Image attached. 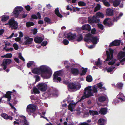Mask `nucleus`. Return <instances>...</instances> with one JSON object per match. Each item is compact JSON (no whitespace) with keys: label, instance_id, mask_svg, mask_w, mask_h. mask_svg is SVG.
<instances>
[{"label":"nucleus","instance_id":"nucleus-1","mask_svg":"<svg viewBox=\"0 0 125 125\" xmlns=\"http://www.w3.org/2000/svg\"><path fill=\"white\" fill-rule=\"evenodd\" d=\"M32 72L38 74H41L42 77L46 79L49 78L52 74L51 69L48 66L44 65L34 68L32 71Z\"/></svg>","mask_w":125,"mask_h":125},{"label":"nucleus","instance_id":"nucleus-2","mask_svg":"<svg viewBox=\"0 0 125 125\" xmlns=\"http://www.w3.org/2000/svg\"><path fill=\"white\" fill-rule=\"evenodd\" d=\"M85 92L82 97L81 99L93 96L94 93H96L98 91L97 87L95 85L88 86L85 88Z\"/></svg>","mask_w":125,"mask_h":125},{"label":"nucleus","instance_id":"nucleus-3","mask_svg":"<svg viewBox=\"0 0 125 125\" xmlns=\"http://www.w3.org/2000/svg\"><path fill=\"white\" fill-rule=\"evenodd\" d=\"M23 9V8L20 6L16 7L12 12L13 15L15 17L17 18L18 17L20 19L25 18L27 17V14L22 13L19 14L22 11Z\"/></svg>","mask_w":125,"mask_h":125},{"label":"nucleus","instance_id":"nucleus-4","mask_svg":"<svg viewBox=\"0 0 125 125\" xmlns=\"http://www.w3.org/2000/svg\"><path fill=\"white\" fill-rule=\"evenodd\" d=\"M104 15L102 13L98 12L96 14L95 16H94L93 17H89L88 18V22L91 24L93 23H98L99 22V18H103Z\"/></svg>","mask_w":125,"mask_h":125},{"label":"nucleus","instance_id":"nucleus-5","mask_svg":"<svg viewBox=\"0 0 125 125\" xmlns=\"http://www.w3.org/2000/svg\"><path fill=\"white\" fill-rule=\"evenodd\" d=\"M109 50L110 53H109L108 51H106L107 58L106 60V61H110L108 64L109 65H112L115 63L116 60L115 59L113 58V50L110 48L109 49Z\"/></svg>","mask_w":125,"mask_h":125},{"label":"nucleus","instance_id":"nucleus-6","mask_svg":"<svg viewBox=\"0 0 125 125\" xmlns=\"http://www.w3.org/2000/svg\"><path fill=\"white\" fill-rule=\"evenodd\" d=\"M90 33L86 34L84 39V41L88 42L91 41L93 44H96L98 41V39L96 37H92Z\"/></svg>","mask_w":125,"mask_h":125},{"label":"nucleus","instance_id":"nucleus-7","mask_svg":"<svg viewBox=\"0 0 125 125\" xmlns=\"http://www.w3.org/2000/svg\"><path fill=\"white\" fill-rule=\"evenodd\" d=\"M18 122H14V125H29L26 120L25 117L24 116H20L19 117Z\"/></svg>","mask_w":125,"mask_h":125},{"label":"nucleus","instance_id":"nucleus-8","mask_svg":"<svg viewBox=\"0 0 125 125\" xmlns=\"http://www.w3.org/2000/svg\"><path fill=\"white\" fill-rule=\"evenodd\" d=\"M33 39L27 36H24L23 39L22 45H29L32 44Z\"/></svg>","mask_w":125,"mask_h":125},{"label":"nucleus","instance_id":"nucleus-9","mask_svg":"<svg viewBox=\"0 0 125 125\" xmlns=\"http://www.w3.org/2000/svg\"><path fill=\"white\" fill-rule=\"evenodd\" d=\"M10 27L12 29H17L18 27V24L17 22L13 19H10L8 21V23Z\"/></svg>","mask_w":125,"mask_h":125},{"label":"nucleus","instance_id":"nucleus-10","mask_svg":"<svg viewBox=\"0 0 125 125\" xmlns=\"http://www.w3.org/2000/svg\"><path fill=\"white\" fill-rule=\"evenodd\" d=\"M37 87L39 89L42 91H45L47 89V85L45 83H42L38 84Z\"/></svg>","mask_w":125,"mask_h":125},{"label":"nucleus","instance_id":"nucleus-11","mask_svg":"<svg viewBox=\"0 0 125 125\" xmlns=\"http://www.w3.org/2000/svg\"><path fill=\"white\" fill-rule=\"evenodd\" d=\"M11 60L9 59H4L3 60L2 66L4 70H5L7 68V65L9 64L11 62Z\"/></svg>","mask_w":125,"mask_h":125},{"label":"nucleus","instance_id":"nucleus-12","mask_svg":"<svg viewBox=\"0 0 125 125\" xmlns=\"http://www.w3.org/2000/svg\"><path fill=\"white\" fill-rule=\"evenodd\" d=\"M68 87L71 89H76V90L79 89L81 87L80 84L78 83H71L68 84Z\"/></svg>","mask_w":125,"mask_h":125},{"label":"nucleus","instance_id":"nucleus-13","mask_svg":"<svg viewBox=\"0 0 125 125\" xmlns=\"http://www.w3.org/2000/svg\"><path fill=\"white\" fill-rule=\"evenodd\" d=\"M61 75L60 72V71H58L55 72L54 73L53 76V80L54 82H57L58 81H60L61 79L60 77H59Z\"/></svg>","mask_w":125,"mask_h":125},{"label":"nucleus","instance_id":"nucleus-14","mask_svg":"<svg viewBox=\"0 0 125 125\" xmlns=\"http://www.w3.org/2000/svg\"><path fill=\"white\" fill-rule=\"evenodd\" d=\"M36 109V107L32 104H30L28 105L27 107V111L29 113L30 112L32 113Z\"/></svg>","mask_w":125,"mask_h":125},{"label":"nucleus","instance_id":"nucleus-15","mask_svg":"<svg viewBox=\"0 0 125 125\" xmlns=\"http://www.w3.org/2000/svg\"><path fill=\"white\" fill-rule=\"evenodd\" d=\"M125 56V52H120L118 54L117 56V57L118 59L120 60V62L121 63L122 65H123L124 64V63L123 62L124 61H123L121 62L120 61L122 60H120L123 58ZM123 59H122V60Z\"/></svg>","mask_w":125,"mask_h":125},{"label":"nucleus","instance_id":"nucleus-16","mask_svg":"<svg viewBox=\"0 0 125 125\" xmlns=\"http://www.w3.org/2000/svg\"><path fill=\"white\" fill-rule=\"evenodd\" d=\"M76 35L71 33H69L67 34V37L69 40L73 41L76 38Z\"/></svg>","mask_w":125,"mask_h":125},{"label":"nucleus","instance_id":"nucleus-17","mask_svg":"<svg viewBox=\"0 0 125 125\" xmlns=\"http://www.w3.org/2000/svg\"><path fill=\"white\" fill-rule=\"evenodd\" d=\"M104 24L110 26L112 24L111 20L110 19L107 18L105 19L104 21Z\"/></svg>","mask_w":125,"mask_h":125},{"label":"nucleus","instance_id":"nucleus-18","mask_svg":"<svg viewBox=\"0 0 125 125\" xmlns=\"http://www.w3.org/2000/svg\"><path fill=\"white\" fill-rule=\"evenodd\" d=\"M109 1L110 2H113V5L115 7H117L120 3L119 0H109Z\"/></svg>","mask_w":125,"mask_h":125},{"label":"nucleus","instance_id":"nucleus-19","mask_svg":"<svg viewBox=\"0 0 125 125\" xmlns=\"http://www.w3.org/2000/svg\"><path fill=\"white\" fill-rule=\"evenodd\" d=\"M83 30H86L89 31L91 30V27L89 24H86L83 25L82 27Z\"/></svg>","mask_w":125,"mask_h":125},{"label":"nucleus","instance_id":"nucleus-20","mask_svg":"<svg viewBox=\"0 0 125 125\" xmlns=\"http://www.w3.org/2000/svg\"><path fill=\"white\" fill-rule=\"evenodd\" d=\"M117 97L118 99H119L122 101H125V96L121 93H120L117 95Z\"/></svg>","mask_w":125,"mask_h":125},{"label":"nucleus","instance_id":"nucleus-21","mask_svg":"<svg viewBox=\"0 0 125 125\" xmlns=\"http://www.w3.org/2000/svg\"><path fill=\"white\" fill-rule=\"evenodd\" d=\"M43 40L42 38L38 36L36 37L34 39V41L36 43H41Z\"/></svg>","mask_w":125,"mask_h":125},{"label":"nucleus","instance_id":"nucleus-22","mask_svg":"<svg viewBox=\"0 0 125 125\" xmlns=\"http://www.w3.org/2000/svg\"><path fill=\"white\" fill-rule=\"evenodd\" d=\"M120 41L119 40H115L113 42L110 44V46H112L115 45H118L120 44Z\"/></svg>","mask_w":125,"mask_h":125},{"label":"nucleus","instance_id":"nucleus-23","mask_svg":"<svg viewBox=\"0 0 125 125\" xmlns=\"http://www.w3.org/2000/svg\"><path fill=\"white\" fill-rule=\"evenodd\" d=\"M71 72L73 75H78L79 73L78 70L75 68H72L71 69Z\"/></svg>","mask_w":125,"mask_h":125},{"label":"nucleus","instance_id":"nucleus-24","mask_svg":"<svg viewBox=\"0 0 125 125\" xmlns=\"http://www.w3.org/2000/svg\"><path fill=\"white\" fill-rule=\"evenodd\" d=\"M106 14L108 16H112L113 15V10L110 9L108 8L106 10Z\"/></svg>","mask_w":125,"mask_h":125},{"label":"nucleus","instance_id":"nucleus-25","mask_svg":"<svg viewBox=\"0 0 125 125\" xmlns=\"http://www.w3.org/2000/svg\"><path fill=\"white\" fill-rule=\"evenodd\" d=\"M1 116L4 118L5 119H9L10 120H12V118L10 116H8L7 114L4 113H3L1 114Z\"/></svg>","mask_w":125,"mask_h":125},{"label":"nucleus","instance_id":"nucleus-26","mask_svg":"<svg viewBox=\"0 0 125 125\" xmlns=\"http://www.w3.org/2000/svg\"><path fill=\"white\" fill-rule=\"evenodd\" d=\"M107 111V109L105 108H101L100 110L99 113L101 115H104L106 114Z\"/></svg>","mask_w":125,"mask_h":125},{"label":"nucleus","instance_id":"nucleus-27","mask_svg":"<svg viewBox=\"0 0 125 125\" xmlns=\"http://www.w3.org/2000/svg\"><path fill=\"white\" fill-rule=\"evenodd\" d=\"M55 12L56 14L58 17L60 18L62 17V16L59 12L58 8H56L55 10Z\"/></svg>","mask_w":125,"mask_h":125},{"label":"nucleus","instance_id":"nucleus-28","mask_svg":"<svg viewBox=\"0 0 125 125\" xmlns=\"http://www.w3.org/2000/svg\"><path fill=\"white\" fill-rule=\"evenodd\" d=\"M11 93L9 91L7 92L6 94L4 96L5 97L7 98V101H10L11 99Z\"/></svg>","mask_w":125,"mask_h":125},{"label":"nucleus","instance_id":"nucleus-29","mask_svg":"<svg viewBox=\"0 0 125 125\" xmlns=\"http://www.w3.org/2000/svg\"><path fill=\"white\" fill-rule=\"evenodd\" d=\"M105 121L103 119H100L99 120L98 123L99 125H104L105 123Z\"/></svg>","mask_w":125,"mask_h":125},{"label":"nucleus","instance_id":"nucleus-30","mask_svg":"<svg viewBox=\"0 0 125 125\" xmlns=\"http://www.w3.org/2000/svg\"><path fill=\"white\" fill-rule=\"evenodd\" d=\"M9 16H8L3 15L2 16L1 20L2 21H5L9 19Z\"/></svg>","mask_w":125,"mask_h":125},{"label":"nucleus","instance_id":"nucleus-31","mask_svg":"<svg viewBox=\"0 0 125 125\" xmlns=\"http://www.w3.org/2000/svg\"><path fill=\"white\" fill-rule=\"evenodd\" d=\"M12 56V54L11 53H8L6 54L3 56H1L2 58H11Z\"/></svg>","mask_w":125,"mask_h":125},{"label":"nucleus","instance_id":"nucleus-32","mask_svg":"<svg viewBox=\"0 0 125 125\" xmlns=\"http://www.w3.org/2000/svg\"><path fill=\"white\" fill-rule=\"evenodd\" d=\"M75 106V105L73 104L70 103L69 104L68 106V109L71 111H73V109Z\"/></svg>","mask_w":125,"mask_h":125},{"label":"nucleus","instance_id":"nucleus-33","mask_svg":"<svg viewBox=\"0 0 125 125\" xmlns=\"http://www.w3.org/2000/svg\"><path fill=\"white\" fill-rule=\"evenodd\" d=\"M97 85L98 87L102 90H106L105 88L103 86V85L102 83H100L97 84Z\"/></svg>","mask_w":125,"mask_h":125},{"label":"nucleus","instance_id":"nucleus-34","mask_svg":"<svg viewBox=\"0 0 125 125\" xmlns=\"http://www.w3.org/2000/svg\"><path fill=\"white\" fill-rule=\"evenodd\" d=\"M89 113L90 115H98V112L96 111H90Z\"/></svg>","mask_w":125,"mask_h":125},{"label":"nucleus","instance_id":"nucleus-35","mask_svg":"<svg viewBox=\"0 0 125 125\" xmlns=\"http://www.w3.org/2000/svg\"><path fill=\"white\" fill-rule=\"evenodd\" d=\"M17 42H19L22 45L23 39L21 40V38L20 37H17L15 38L14 39Z\"/></svg>","mask_w":125,"mask_h":125},{"label":"nucleus","instance_id":"nucleus-36","mask_svg":"<svg viewBox=\"0 0 125 125\" xmlns=\"http://www.w3.org/2000/svg\"><path fill=\"white\" fill-rule=\"evenodd\" d=\"M104 5L107 7H109L110 6V4L107 1V0H102Z\"/></svg>","mask_w":125,"mask_h":125},{"label":"nucleus","instance_id":"nucleus-37","mask_svg":"<svg viewBox=\"0 0 125 125\" xmlns=\"http://www.w3.org/2000/svg\"><path fill=\"white\" fill-rule=\"evenodd\" d=\"M100 7L101 6L99 4H97L94 8V12H95L99 10L100 8Z\"/></svg>","mask_w":125,"mask_h":125},{"label":"nucleus","instance_id":"nucleus-38","mask_svg":"<svg viewBox=\"0 0 125 125\" xmlns=\"http://www.w3.org/2000/svg\"><path fill=\"white\" fill-rule=\"evenodd\" d=\"M34 23L32 22H28L26 23V26L27 27H29L34 25Z\"/></svg>","mask_w":125,"mask_h":125},{"label":"nucleus","instance_id":"nucleus-39","mask_svg":"<svg viewBox=\"0 0 125 125\" xmlns=\"http://www.w3.org/2000/svg\"><path fill=\"white\" fill-rule=\"evenodd\" d=\"M83 38L82 36L81 35H79L77 36L76 40L78 42H79L81 41Z\"/></svg>","mask_w":125,"mask_h":125},{"label":"nucleus","instance_id":"nucleus-40","mask_svg":"<svg viewBox=\"0 0 125 125\" xmlns=\"http://www.w3.org/2000/svg\"><path fill=\"white\" fill-rule=\"evenodd\" d=\"M78 5L81 6H85L86 3L83 1H79L78 3Z\"/></svg>","mask_w":125,"mask_h":125},{"label":"nucleus","instance_id":"nucleus-41","mask_svg":"<svg viewBox=\"0 0 125 125\" xmlns=\"http://www.w3.org/2000/svg\"><path fill=\"white\" fill-rule=\"evenodd\" d=\"M86 80L88 82H90L92 80V76L90 75L87 76L86 78Z\"/></svg>","mask_w":125,"mask_h":125},{"label":"nucleus","instance_id":"nucleus-42","mask_svg":"<svg viewBox=\"0 0 125 125\" xmlns=\"http://www.w3.org/2000/svg\"><path fill=\"white\" fill-rule=\"evenodd\" d=\"M34 63L33 61H30L27 64V67L29 68L32 65H34Z\"/></svg>","mask_w":125,"mask_h":125},{"label":"nucleus","instance_id":"nucleus-43","mask_svg":"<svg viewBox=\"0 0 125 125\" xmlns=\"http://www.w3.org/2000/svg\"><path fill=\"white\" fill-rule=\"evenodd\" d=\"M106 99V97L104 96H101L99 97L98 99L99 101L100 102H102L105 101Z\"/></svg>","mask_w":125,"mask_h":125},{"label":"nucleus","instance_id":"nucleus-44","mask_svg":"<svg viewBox=\"0 0 125 125\" xmlns=\"http://www.w3.org/2000/svg\"><path fill=\"white\" fill-rule=\"evenodd\" d=\"M33 90L34 93L39 94L40 93V92L39 90L35 87L33 88Z\"/></svg>","mask_w":125,"mask_h":125},{"label":"nucleus","instance_id":"nucleus-45","mask_svg":"<svg viewBox=\"0 0 125 125\" xmlns=\"http://www.w3.org/2000/svg\"><path fill=\"white\" fill-rule=\"evenodd\" d=\"M117 86L119 88H121L122 87L123 84L121 83H117Z\"/></svg>","mask_w":125,"mask_h":125},{"label":"nucleus","instance_id":"nucleus-46","mask_svg":"<svg viewBox=\"0 0 125 125\" xmlns=\"http://www.w3.org/2000/svg\"><path fill=\"white\" fill-rule=\"evenodd\" d=\"M14 48L16 50H17L18 49V46L17 44L16 43H14L13 44Z\"/></svg>","mask_w":125,"mask_h":125},{"label":"nucleus","instance_id":"nucleus-47","mask_svg":"<svg viewBox=\"0 0 125 125\" xmlns=\"http://www.w3.org/2000/svg\"><path fill=\"white\" fill-rule=\"evenodd\" d=\"M25 8L26 10L28 11H30L31 9H32V8H31L30 6L29 5L25 6Z\"/></svg>","mask_w":125,"mask_h":125},{"label":"nucleus","instance_id":"nucleus-48","mask_svg":"<svg viewBox=\"0 0 125 125\" xmlns=\"http://www.w3.org/2000/svg\"><path fill=\"white\" fill-rule=\"evenodd\" d=\"M19 58L21 59V60H23V61H25V59L23 58L22 57V56L21 55V53H19Z\"/></svg>","mask_w":125,"mask_h":125},{"label":"nucleus","instance_id":"nucleus-49","mask_svg":"<svg viewBox=\"0 0 125 125\" xmlns=\"http://www.w3.org/2000/svg\"><path fill=\"white\" fill-rule=\"evenodd\" d=\"M95 63L96 65H100L101 64V62L100 61V59L99 58L97 61L95 62Z\"/></svg>","mask_w":125,"mask_h":125},{"label":"nucleus","instance_id":"nucleus-50","mask_svg":"<svg viewBox=\"0 0 125 125\" xmlns=\"http://www.w3.org/2000/svg\"><path fill=\"white\" fill-rule=\"evenodd\" d=\"M63 43L65 45H67L69 43V42L68 40L64 39L63 41Z\"/></svg>","mask_w":125,"mask_h":125},{"label":"nucleus","instance_id":"nucleus-51","mask_svg":"<svg viewBox=\"0 0 125 125\" xmlns=\"http://www.w3.org/2000/svg\"><path fill=\"white\" fill-rule=\"evenodd\" d=\"M98 28H100L101 29L103 30V26L102 25L100 24H98Z\"/></svg>","mask_w":125,"mask_h":125},{"label":"nucleus","instance_id":"nucleus-52","mask_svg":"<svg viewBox=\"0 0 125 125\" xmlns=\"http://www.w3.org/2000/svg\"><path fill=\"white\" fill-rule=\"evenodd\" d=\"M123 13H120L118 16L116 18V20H118L123 15Z\"/></svg>","mask_w":125,"mask_h":125},{"label":"nucleus","instance_id":"nucleus-53","mask_svg":"<svg viewBox=\"0 0 125 125\" xmlns=\"http://www.w3.org/2000/svg\"><path fill=\"white\" fill-rule=\"evenodd\" d=\"M87 72V69H83L82 71L81 75H84L85 74V73Z\"/></svg>","mask_w":125,"mask_h":125},{"label":"nucleus","instance_id":"nucleus-54","mask_svg":"<svg viewBox=\"0 0 125 125\" xmlns=\"http://www.w3.org/2000/svg\"><path fill=\"white\" fill-rule=\"evenodd\" d=\"M4 49H5V50L6 51H11L13 49V48H6L5 49V47H4Z\"/></svg>","mask_w":125,"mask_h":125},{"label":"nucleus","instance_id":"nucleus-55","mask_svg":"<svg viewBox=\"0 0 125 125\" xmlns=\"http://www.w3.org/2000/svg\"><path fill=\"white\" fill-rule=\"evenodd\" d=\"M19 37L20 38H22L23 36V34L22 32L21 31H19Z\"/></svg>","mask_w":125,"mask_h":125},{"label":"nucleus","instance_id":"nucleus-56","mask_svg":"<svg viewBox=\"0 0 125 125\" xmlns=\"http://www.w3.org/2000/svg\"><path fill=\"white\" fill-rule=\"evenodd\" d=\"M47 43V42L46 41H44L42 42L41 45L43 46H45Z\"/></svg>","mask_w":125,"mask_h":125},{"label":"nucleus","instance_id":"nucleus-57","mask_svg":"<svg viewBox=\"0 0 125 125\" xmlns=\"http://www.w3.org/2000/svg\"><path fill=\"white\" fill-rule=\"evenodd\" d=\"M35 77V78L36 81H38L40 80V78L39 76L37 75L34 76Z\"/></svg>","mask_w":125,"mask_h":125},{"label":"nucleus","instance_id":"nucleus-58","mask_svg":"<svg viewBox=\"0 0 125 125\" xmlns=\"http://www.w3.org/2000/svg\"><path fill=\"white\" fill-rule=\"evenodd\" d=\"M9 104L10 105L12 108L14 109V112H15V111L16 110L15 108L10 103H9Z\"/></svg>","mask_w":125,"mask_h":125},{"label":"nucleus","instance_id":"nucleus-59","mask_svg":"<svg viewBox=\"0 0 125 125\" xmlns=\"http://www.w3.org/2000/svg\"><path fill=\"white\" fill-rule=\"evenodd\" d=\"M44 21L47 22H50V20L48 18L46 17L44 19Z\"/></svg>","mask_w":125,"mask_h":125},{"label":"nucleus","instance_id":"nucleus-60","mask_svg":"<svg viewBox=\"0 0 125 125\" xmlns=\"http://www.w3.org/2000/svg\"><path fill=\"white\" fill-rule=\"evenodd\" d=\"M32 31L33 32V34H35L37 32V29H34L32 30Z\"/></svg>","mask_w":125,"mask_h":125},{"label":"nucleus","instance_id":"nucleus-61","mask_svg":"<svg viewBox=\"0 0 125 125\" xmlns=\"http://www.w3.org/2000/svg\"><path fill=\"white\" fill-rule=\"evenodd\" d=\"M113 68H110L107 69V72H111L113 70Z\"/></svg>","mask_w":125,"mask_h":125},{"label":"nucleus","instance_id":"nucleus-62","mask_svg":"<svg viewBox=\"0 0 125 125\" xmlns=\"http://www.w3.org/2000/svg\"><path fill=\"white\" fill-rule=\"evenodd\" d=\"M31 18L33 19H37V17L35 15H33L31 16Z\"/></svg>","mask_w":125,"mask_h":125},{"label":"nucleus","instance_id":"nucleus-63","mask_svg":"<svg viewBox=\"0 0 125 125\" xmlns=\"http://www.w3.org/2000/svg\"><path fill=\"white\" fill-rule=\"evenodd\" d=\"M96 32V30L95 29H93L91 31V33L92 34H95Z\"/></svg>","mask_w":125,"mask_h":125},{"label":"nucleus","instance_id":"nucleus-64","mask_svg":"<svg viewBox=\"0 0 125 125\" xmlns=\"http://www.w3.org/2000/svg\"><path fill=\"white\" fill-rule=\"evenodd\" d=\"M80 125H89V124L86 122H83L80 123Z\"/></svg>","mask_w":125,"mask_h":125}]
</instances>
